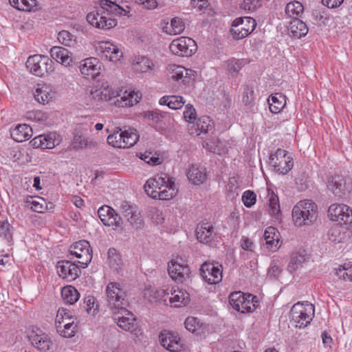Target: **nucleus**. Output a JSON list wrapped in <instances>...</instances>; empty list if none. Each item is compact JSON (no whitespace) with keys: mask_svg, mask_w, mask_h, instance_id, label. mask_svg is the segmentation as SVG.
Masks as SVG:
<instances>
[{"mask_svg":"<svg viewBox=\"0 0 352 352\" xmlns=\"http://www.w3.org/2000/svg\"><path fill=\"white\" fill-rule=\"evenodd\" d=\"M188 131L190 135L198 136L201 134L213 133L214 123L208 116H202L188 124Z\"/></svg>","mask_w":352,"mask_h":352,"instance_id":"obj_13","label":"nucleus"},{"mask_svg":"<svg viewBox=\"0 0 352 352\" xmlns=\"http://www.w3.org/2000/svg\"><path fill=\"white\" fill-rule=\"evenodd\" d=\"M168 274L175 282L183 283L190 278V270L188 265L172 260L168 265Z\"/></svg>","mask_w":352,"mask_h":352,"instance_id":"obj_14","label":"nucleus"},{"mask_svg":"<svg viewBox=\"0 0 352 352\" xmlns=\"http://www.w3.org/2000/svg\"><path fill=\"white\" fill-rule=\"evenodd\" d=\"M304 255L299 253H293L291 256L290 261L287 265V270L293 273L305 262Z\"/></svg>","mask_w":352,"mask_h":352,"instance_id":"obj_51","label":"nucleus"},{"mask_svg":"<svg viewBox=\"0 0 352 352\" xmlns=\"http://www.w3.org/2000/svg\"><path fill=\"white\" fill-rule=\"evenodd\" d=\"M263 0H244L241 8L250 12L255 11L261 6Z\"/></svg>","mask_w":352,"mask_h":352,"instance_id":"obj_61","label":"nucleus"},{"mask_svg":"<svg viewBox=\"0 0 352 352\" xmlns=\"http://www.w3.org/2000/svg\"><path fill=\"white\" fill-rule=\"evenodd\" d=\"M200 275L205 282L210 285H215L222 280V265L217 263L206 261L200 267Z\"/></svg>","mask_w":352,"mask_h":352,"instance_id":"obj_10","label":"nucleus"},{"mask_svg":"<svg viewBox=\"0 0 352 352\" xmlns=\"http://www.w3.org/2000/svg\"><path fill=\"white\" fill-rule=\"evenodd\" d=\"M140 160L149 164L150 166H157L161 164L164 159L163 155H139Z\"/></svg>","mask_w":352,"mask_h":352,"instance_id":"obj_60","label":"nucleus"},{"mask_svg":"<svg viewBox=\"0 0 352 352\" xmlns=\"http://www.w3.org/2000/svg\"><path fill=\"white\" fill-rule=\"evenodd\" d=\"M96 299L93 296H87L84 299V309L89 314L91 313L92 315L96 314L98 309V305L94 307Z\"/></svg>","mask_w":352,"mask_h":352,"instance_id":"obj_59","label":"nucleus"},{"mask_svg":"<svg viewBox=\"0 0 352 352\" xmlns=\"http://www.w3.org/2000/svg\"><path fill=\"white\" fill-rule=\"evenodd\" d=\"M122 139V148H127L133 146L138 140V136L135 133H129L126 131L121 132Z\"/></svg>","mask_w":352,"mask_h":352,"instance_id":"obj_52","label":"nucleus"},{"mask_svg":"<svg viewBox=\"0 0 352 352\" xmlns=\"http://www.w3.org/2000/svg\"><path fill=\"white\" fill-rule=\"evenodd\" d=\"M197 113L195 108L190 104H188L186 105L185 111H184V118L186 121L189 123L190 122H194V120H197L196 118Z\"/></svg>","mask_w":352,"mask_h":352,"instance_id":"obj_63","label":"nucleus"},{"mask_svg":"<svg viewBox=\"0 0 352 352\" xmlns=\"http://www.w3.org/2000/svg\"><path fill=\"white\" fill-rule=\"evenodd\" d=\"M161 105H166L170 109L177 110L181 109L186 103V100L181 96H164L160 99Z\"/></svg>","mask_w":352,"mask_h":352,"instance_id":"obj_33","label":"nucleus"},{"mask_svg":"<svg viewBox=\"0 0 352 352\" xmlns=\"http://www.w3.org/2000/svg\"><path fill=\"white\" fill-rule=\"evenodd\" d=\"M169 177L166 174L157 175L154 178L148 179L144 184L146 194L153 199H156L158 190L164 188L166 182H168Z\"/></svg>","mask_w":352,"mask_h":352,"instance_id":"obj_20","label":"nucleus"},{"mask_svg":"<svg viewBox=\"0 0 352 352\" xmlns=\"http://www.w3.org/2000/svg\"><path fill=\"white\" fill-rule=\"evenodd\" d=\"M159 338L162 346L170 352H178L183 348L180 338L177 333L164 330Z\"/></svg>","mask_w":352,"mask_h":352,"instance_id":"obj_16","label":"nucleus"},{"mask_svg":"<svg viewBox=\"0 0 352 352\" xmlns=\"http://www.w3.org/2000/svg\"><path fill=\"white\" fill-rule=\"evenodd\" d=\"M100 6L103 9L114 15L126 16L129 12V7H127V10L124 9L111 1L101 0Z\"/></svg>","mask_w":352,"mask_h":352,"instance_id":"obj_36","label":"nucleus"},{"mask_svg":"<svg viewBox=\"0 0 352 352\" xmlns=\"http://www.w3.org/2000/svg\"><path fill=\"white\" fill-rule=\"evenodd\" d=\"M164 116L165 114L160 113L155 111H146L144 113V117L153 122L151 124L155 127L159 126L160 128L162 127L160 124L162 121Z\"/></svg>","mask_w":352,"mask_h":352,"instance_id":"obj_54","label":"nucleus"},{"mask_svg":"<svg viewBox=\"0 0 352 352\" xmlns=\"http://www.w3.org/2000/svg\"><path fill=\"white\" fill-rule=\"evenodd\" d=\"M34 98L39 103H48L54 97V93L52 89L47 85H43L37 88L34 92Z\"/></svg>","mask_w":352,"mask_h":352,"instance_id":"obj_35","label":"nucleus"},{"mask_svg":"<svg viewBox=\"0 0 352 352\" xmlns=\"http://www.w3.org/2000/svg\"><path fill=\"white\" fill-rule=\"evenodd\" d=\"M26 204L28 206H30V208L32 211L36 212H43L47 208L46 204L45 203V200L41 199V202L38 201L34 200L32 197H30V199H28L26 201Z\"/></svg>","mask_w":352,"mask_h":352,"instance_id":"obj_56","label":"nucleus"},{"mask_svg":"<svg viewBox=\"0 0 352 352\" xmlns=\"http://www.w3.org/2000/svg\"><path fill=\"white\" fill-rule=\"evenodd\" d=\"M77 323L75 320L65 322L63 325L56 324V329L60 335L65 338H72L76 332Z\"/></svg>","mask_w":352,"mask_h":352,"instance_id":"obj_41","label":"nucleus"},{"mask_svg":"<svg viewBox=\"0 0 352 352\" xmlns=\"http://www.w3.org/2000/svg\"><path fill=\"white\" fill-rule=\"evenodd\" d=\"M96 50L101 53L102 56L115 63L120 60L123 54L117 45L109 41L100 42Z\"/></svg>","mask_w":352,"mask_h":352,"instance_id":"obj_17","label":"nucleus"},{"mask_svg":"<svg viewBox=\"0 0 352 352\" xmlns=\"http://www.w3.org/2000/svg\"><path fill=\"white\" fill-rule=\"evenodd\" d=\"M196 234L199 242L210 244L214 236V228L210 223H202L198 225L196 229Z\"/></svg>","mask_w":352,"mask_h":352,"instance_id":"obj_24","label":"nucleus"},{"mask_svg":"<svg viewBox=\"0 0 352 352\" xmlns=\"http://www.w3.org/2000/svg\"><path fill=\"white\" fill-rule=\"evenodd\" d=\"M336 275L344 280H352V265L344 263L340 265L338 268L335 269Z\"/></svg>","mask_w":352,"mask_h":352,"instance_id":"obj_50","label":"nucleus"},{"mask_svg":"<svg viewBox=\"0 0 352 352\" xmlns=\"http://www.w3.org/2000/svg\"><path fill=\"white\" fill-rule=\"evenodd\" d=\"M267 195L269 197V212L271 215L276 217L280 212L278 197L270 189L267 190Z\"/></svg>","mask_w":352,"mask_h":352,"instance_id":"obj_46","label":"nucleus"},{"mask_svg":"<svg viewBox=\"0 0 352 352\" xmlns=\"http://www.w3.org/2000/svg\"><path fill=\"white\" fill-rule=\"evenodd\" d=\"M10 135L14 141L23 142L32 137V129L28 124H18L10 131Z\"/></svg>","mask_w":352,"mask_h":352,"instance_id":"obj_26","label":"nucleus"},{"mask_svg":"<svg viewBox=\"0 0 352 352\" xmlns=\"http://www.w3.org/2000/svg\"><path fill=\"white\" fill-rule=\"evenodd\" d=\"M108 263L110 267L116 271L121 269L123 265L121 256L115 248H110L108 251Z\"/></svg>","mask_w":352,"mask_h":352,"instance_id":"obj_42","label":"nucleus"},{"mask_svg":"<svg viewBox=\"0 0 352 352\" xmlns=\"http://www.w3.org/2000/svg\"><path fill=\"white\" fill-rule=\"evenodd\" d=\"M169 49L176 56L190 57L196 52L197 46L195 41L191 38L181 36L171 42Z\"/></svg>","mask_w":352,"mask_h":352,"instance_id":"obj_5","label":"nucleus"},{"mask_svg":"<svg viewBox=\"0 0 352 352\" xmlns=\"http://www.w3.org/2000/svg\"><path fill=\"white\" fill-rule=\"evenodd\" d=\"M280 234L274 227H268L264 233L263 237L265 241V243L267 245V248L271 249L272 251H275L280 248L279 243Z\"/></svg>","mask_w":352,"mask_h":352,"instance_id":"obj_30","label":"nucleus"},{"mask_svg":"<svg viewBox=\"0 0 352 352\" xmlns=\"http://www.w3.org/2000/svg\"><path fill=\"white\" fill-rule=\"evenodd\" d=\"M328 216L338 224H352V210L345 204H331L329 207Z\"/></svg>","mask_w":352,"mask_h":352,"instance_id":"obj_11","label":"nucleus"},{"mask_svg":"<svg viewBox=\"0 0 352 352\" xmlns=\"http://www.w3.org/2000/svg\"><path fill=\"white\" fill-rule=\"evenodd\" d=\"M99 60L96 58L85 59L80 65V70L82 74L91 76H96L98 72Z\"/></svg>","mask_w":352,"mask_h":352,"instance_id":"obj_28","label":"nucleus"},{"mask_svg":"<svg viewBox=\"0 0 352 352\" xmlns=\"http://www.w3.org/2000/svg\"><path fill=\"white\" fill-rule=\"evenodd\" d=\"M256 198V195L253 191L247 190L243 192L242 201L246 207L250 208L255 204Z\"/></svg>","mask_w":352,"mask_h":352,"instance_id":"obj_62","label":"nucleus"},{"mask_svg":"<svg viewBox=\"0 0 352 352\" xmlns=\"http://www.w3.org/2000/svg\"><path fill=\"white\" fill-rule=\"evenodd\" d=\"M12 227L8 221H0V239L6 241L8 245L12 244Z\"/></svg>","mask_w":352,"mask_h":352,"instance_id":"obj_48","label":"nucleus"},{"mask_svg":"<svg viewBox=\"0 0 352 352\" xmlns=\"http://www.w3.org/2000/svg\"><path fill=\"white\" fill-rule=\"evenodd\" d=\"M304 8L302 4L297 1L290 2L285 7V14L294 19H298L303 13Z\"/></svg>","mask_w":352,"mask_h":352,"instance_id":"obj_39","label":"nucleus"},{"mask_svg":"<svg viewBox=\"0 0 352 352\" xmlns=\"http://www.w3.org/2000/svg\"><path fill=\"white\" fill-rule=\"evenodd\" d=\"M343 228L340 225H335L328 231L329 239L333 242L342 243L346 237Z\"/></svg>","mask_w":352,"mask_h":352,"instance_id":"obj_45","label":"nucleus"},{"mask_svg":"<svg viewBox=\"0 0 352 352\" xmlns=\"http://www.w3.org/2000/svg\"><path fill=\"white\" fill-rule=\"evenodd\" d=\"M229 302L235 310L243 314L254 311L258 303L256 296L250 294H245L240 291L231 293Z\"/></svg>","mask_w":352,"mask_h":352,"instance_id":"obj_4","label":"nucleus"},{"mask_svg":"<svg viewBox=\"0 0 352 352\" xmlns=\"http://www.w3.org/2000/svg\"><path fill=\"white\" fill-rule=\"evenodd\" d=\"M10 4L18 10L32 11L36 7V0H9Z\"/></svg>","mask_w":352,"mask_h":352,"instance_id":"obj_43","label":"nucleus"},{"mask_svg":"<svg viewBox=\"0 0 352 352\" xmlns=\"http://www.w3.org/2000/svg\"><path fill=\"white\" fill-rule=\"evenodd\" d=\"M187 177L194 184H202L207 179L206 168L195 164H192L188 170Z\"/></svg>","mask_w":352,"mask_h":352,"instance_id":"obj_27","label":"nucleus"},{"mask_svg":"<svg viewBox=\"0 0 352 352\" xmlns=\"http://www.w3.org/2000/svg\"><path fill=\"white\" fill-rule=\"evenodd\" d=\"M256 26V21L253 18L239 17L232 22L230 32L234 39L239 40L248 36Z\"/></svg>","mask_w":352,"mask_h":352,"instance_id":"obj_7","label":"nucleus"},{"mask_svg":"<svg viewBox=\"0 0 352 352\" xmlns=\"http://www.w3.org/2000/svg\"><path fill=\"white\" fill-rule=\"evenodd\" d=\"M140 97L138 96V93L130 91L129 92L125 91L120 99L117 98L115 103L118 102V105L124 107H131L139 102Z\"/></svg>","mask_w":352,"mask_h":352,"instance_id":"obj_37","label":"nucleus"},{"mask_svg":"<svg viewBox=\"0 0 352 352\" xmlns=\"http://www.w3.org/2000/svg\"><path fill=\"white\" fill-rule=\"evenodd\" d=\"M186 72V68L181 65H174L170 72V78L176 81L182 80L183 83L184 73Z\"/></svg>","mask_w":352,"mask_h":352,"instance_id":"obj_57","label":"nucleus"},{"mask_svg":"<svg viewBox=\"0 0 352 352\" xmlns=\"http://www.w3.org/2000/svg\"><path fill=\"white\" fill-rule=\"evenodd\" d=\"M184 28L185 25L182 20L175 17L171 20L170 25L164 28V32L170 35H176L181 34Z\"/></svg>","mask_w":352,"mask_h":352,"instance_id":"obj_40","label":"nucleus"},{"mask_svg":"<svg viewBox=\"0 0 352 352\" xmlns=\"http://www.w3.org/2000/svg\"><path fill=\"white\" fill-rule=\"evenodd\" d=\"M67 257L69 259L63 260L58 262L57 269L58 273L60 276H62L63 278H67L69 274V268L71 265V258L67 255Z\"/></svg>","mask_w":352,"mask_h":352,"instance_id":"obj_55","label":"nucleus"},{"mask_svg":"<svg viewBox=\"0 0 352 352\" xmlns=\"http://www.w3.org/2000/svg\"><path fill=\"white\" fill-rule=\"evenodd\" d=\"M120 212L133 228L138 229L143 226L144 221L140 214L126 201H122Z\"/></svg>","mask_w":352,"mask_h":352,"instance_id":"obj_18","label":"nucleus"},{"mask_svg":"<svg viewBox=\"0 0 352 352\" xmlns=\"http://www.w3.org/2000/svg\"><path fill=\"white\" fill-rule=\"evenodd\" d=\"M58 41L63 45L74 47L77 45V38L69 31L62 30L58 34Z\"/></svg>","mask_w":352,"mask_h":352,"instance_id":"obj_47","label":"nucleus"},{"mask_svg":"<svg viewBox=\"0 0 352 352\" xmlns=\"http://www.w3.org/2000/svg\"><path fill=\"white\" fill-rule=\"evenodd\" d=\"M241 62L237 59H230L228 61L227 67L232 74H237L241 69Z\"/></svg>","mask_w":352,"mask_h":352,"instance_id":"obj_64","label":"nucleus"},{"mask_svg":"<svg viewBox=\"0 0 352 352\" xmlns=\"http://www.w3.org/2000/svg\"><path fill=\"white\" fill-rule=\"evenodd\" d=\"M43 56L35 54L28 57L26 61V67L30 72L38 76H43L45 74V63L43 60Z\"/></svg>","mask_w":352,"mask_h":352,"instance_id":"obj_23","label":"nucleus"},{"mask_svg":"<svg viewBox=\"0 0 352 352\" xmlns=\"http://www.w3.org/2000/svg\"><path fill=\"white\" fill-rule=\"evenodd\" d=\"M170 303L179 302L180 304H175V307H180L181 304L186 305L190 301L189 294L182 290H179L177 292L175 291L171 294V296L169 298Z\"/></svg>","mask_w":352,"mask_h":352,"instance_id":"obj_49","label":"nucleus"},{"mask_svg":"<svg viewBox=\"0 0 352 352\" xmlns=\"http://www.w3.org/2000/svg\"><path fill=\"white\" fill-rule=\"evenodd\" d=\"M91 96L96 101H110L113 98H118L120 95L107 82H105L102 83L99 89L91 90Z\"/></svg>","mask_w":352,"mask_h":352,"instance_id":"obj_22","label":"nucleus"},{"mask_svg":"<svg viewBox=\"0 0 352 352\" xmlns=\"http://www.w3.org/2000/svg\"><path fill=\"white\" fill-rule=\"evenodd\" d=\"M28 337L32 346L40 351H47L52 345L49 336L39 329L29 332Z\"/></svg>","mask_w":352,"mask_h":352,"instance_id":"obj_15","label":"nucleus"},{"mask_svg":"<svg viewBox=\"0 0 352 352\" xmlns=\"http://www.w3.org/2000/svg\"><path fill=\"white\" fill-rule=\"evenodd\" d=\"M121 132L117 131L107 138V143L114 148H122V138Z\"/></svg>","mask_w":352,"mask_h":352,"instance_id":"obj_58","label":"nucleus"},{"mask_svg":"<svg viewBox=\"0 0 352 352\" xmlns=\"http://www.w3.org/2000/svg\"><path fill=\"white\" fill-rule=\"evenodd\" d=\"M70 146L75 151L83 148L91 149L97 146V143L81 135L75 134Z\"/></svg>","mask_w":352,"mask_h":352,"instance_id":"obj_34","label":"nucleus"},{"mask_svg":"<svg viewBox=\"0 0 352 352\" xmlns=\"http://www.w3.org/2000/svg\"><path fill=\"white\" fill-rule=\"evenodd\" d=\"M70 255H74L81 261L78 263L80 267L85 268L92 259V250L89 243L86 240H80L74 243L69 248Z\"/></svg>","mask_w":352,"mask_h":352,"instance_id":"obj_9","label":"nucleus"},{"mask_svg":"<svg viewBox=\"0 0 352 352\" xmlns=\"http://www.w3.org/2000/svg\"><path fill=\"white\" fill-rule=\"evenodd\" d=\"M125 311L126 312L119 309L118 312L111 313L113 319L121 329L129 331L138 337V333L142 334V333L135 322L136 319L133 314L126 308Z\"/></svg>","mask_w":352,"mask_h":352,"instance_id":"obj_8","label":"nucleus"},{"mask_svg":"<svg viewBox=\"0 0 352 352\" xmlns=\"http://www.w3.org/2000/svg\"><path fill=\"white\" fill-rule=\"evenodd\" d=\"M133 68L137 72L151 73L154 68V64L148 57L139 56L135 57L133 62Z\"/></svg>","mask_w":352,"mask_h":352,"instance_id":"obj_29","label":"nucleus"},{"mask_svg":"<svg viewBox=\"0 0 352 352\" xmlns=\"http://www.w3.org/2000/svg\"><path fill=\"white\" fill-rule=\"evenodd\" d=\"M50 55L53 59L65 66H69L73 63L72 53L63 47L54 46L50 50Z\"/></svg>","mask_w":352,"mask_h":352,"instance_id":"obj_25","label":"nucleus"},{"mask_svg":"<svg viewBox=\"0 0 352 352\" xmlns=\"http://www.w3.org/2000/svg\"><path fill=\"white\" fill-rule=\"evenodd\" d=\"M292 218L295 224L309 225L317 218V206L310 200L299 201L292 210Z\"/></svg>","mask_w":352,"mask_h":352,"instance_id":"obj_1","label":"nucleus"},{"mask_svg":"<svg viewBox=\"0 0 352 352\" xmlns=\"http://www.w3.org/2000/svg\"><path fill=\"white\" fill-rule=\"evenodd\" d=\"M270 111L273 113H278L285 106V100L281 95L276 94L271 96L268 99Z\"/></svg>","mask_w":352,"mask_h":352,"instance_id":"obj_44","label":"nucleus"},{"mask_svg":"<svg viewBox=\"0 0 352 352\" xmlns=\"http://www.w3.org/2000/svg\"><path fill=\"white\" fill-rule=\"evenodd\" d=\"M175 184L173 178L169 177L168 182H166L164 188L161 190H158L156 199L162 200H169L173 198L177 194Z\"/></svg>","mask_w":352,"mask_h":352,"instance_id":"obj_32","label":"nucleus"},{"mask_svg":"<svg viewBox=\"0 0 352 352\" xmlns=\"http://www.w3.org/2000/svg\"><path fill=\"white\" fill-rule=\"evenodd\" d=\"M111 14L100 6V10L96 12H89L87 15V21L89 24L98 29L109 30L117 25V21L111 16Z\"/></svg>","mask_w":352,"mask_h":352,"instance_id":"obj_6","label":"nucleus"},{"mask_svg":"<svg viewBox=\"0 0 352 352\" xmlns=\"http://www.w3.org/2000/svg\"><path fill=\"white\" fill-rule=\"evenodd\" d=\"M62 141L61 136L56 132L40 135L33 138L30 144L34 148L52 149L60 144Z\"/></svg>","mask_w":352,"mask_h":352,"instance_id":"obj_12","label":"nucleus"},{"mask_svg":"<svg viewBox=\"0 0 352 352\" xmlns=\"http://www.w3.org/2000/svg\"><path fill=\"white\" fill-rule=\"evenodd\" d=\"M328 188L338 199L345 197L350 192V189L346 185L345 179L341 175L333 177L329 182Z\"/></svg>","mask_w":352,"mask_h":352,"instance_id":"obj_21","label":"nucleus"},{"mask_svg":"<svg viewBox=\"0 0 352 352\" xmlns=\"http://www.w3.org/2000/svg\"><path fill=\"white\" fill-rule=\"evenodd\" d=\"M289 30L292 37L300 38L307 34L308 28L303 21L299 19H296L290 22Z\"/></svg>","mask_w":352,"mask_h":352,"instance_id":"obj_31","label":"nucleus"},{"mask_svg":"<svg viewBox=\"0 0 352 352\" xmlns=\"http://www.w3.org/2000/svg\"><path fill=\"white\" fill-rule=\"evenodd\" d=\"M269 164L277 171L286 174L293 167V159L290 155H268Z\"/></svg>","mask_w":352,"mask_h":352,"instance_id":"obj_19","label":"nucleus"},{"mask_svg":"<svg viewBox=\"0 0 352 352\" xmlns=\"http://www.w3.org/2000/svg\"><path fill=\"white\" fill-rule=\"evenodd\" d=\"M186 329L193 333L199 334L201 328V324L195 317H188L184 322Z\"/></svg>","mask_w":352,"mask_h":352,"instance_id":"obj_53","label":"nucleus"},{"mask_svg":"<svg viewBox=\"0 0 352 352\" xmlns=\"http://www.w3.org/2000/svg\"><path fill=\"white\" fill-rule=\"evenodd\" d=\"M61 296L67 303L73 305L79 299L80 294L74 287L67 285L62 289Z\"/></svg>","mask_w":352,"mask_h":352,"instance_id":"obj_38","label":"nucleus"},{"mask_svg":"<svg viewBox=\"0 0 352 352\" xmlns=\"http://www.w3.org/2000/svg\"><path fill=\"white\" fill-rule=\"evenodd\" d=\"M314 312V306L312 304L298 302L292 306L289 318L291 321L296 324V327L304 328L312 320Z\"/></svg>","mask_w":352,"mask_h":352,"instance_id":"obj_3","label":"nucleus"},{"mask_svg":"<svg viewBox=\"0 0 352 352\" xmlns=\"http://www.w3.org/2000/svg\"><path fill=\"white\" fill-rule=\"evenodd\" d=\"M107 306L111 313L122 310L126 312L125 307L127 305L126 294L121 287L120 283H109L106 287Z\"/></svg>","mask_w":352,"mask_h":352,"instance_id":"obj_2","label":"nucleus"}]
</instances>
